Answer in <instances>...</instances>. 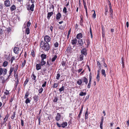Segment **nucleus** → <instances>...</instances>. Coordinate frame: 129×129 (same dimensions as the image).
Masks as SVG:
<instances>
[{
  "label": "nucleus",
  "mask_w": 129,
  "mask_h": 129,
  "mask_svg": "<svg viewBox=\"0 0 129 129\" xmlns=\"http://www.w3.org/2000/svg\"><path fill=\"white\" fill-rule=\"evenodd\" d=\"M78 42L80 46H82L83 44V42L82 39H79L78 41ZM85 42H84L83 43V44H84Z\"/></svg>",
  "instance_id": "f3484780"
},
{
  "label": "nucleus",
  "mask_w": 129,
  "mask_h": 129,
  "mask_svg": "<svg viewBox=\"0 0 129 129\" xmlns=\"http://www.w3.org/2000/svg\"><path fill=\"white\" fill-rule=\"evenodd\" d=\"M14 96L12 97V96H11V99L9 101L10 103V105H12V102L14 100Z\"/></svg>",
  "instance_id": "72a5a7b5"
},
{
  "label": "nucleus",
  "mask_w": 129,
  "mask_h": 129,
  "mask_svg": "<svg viewBox=\"0 0 129 129\" xmlns=\"http://www.w3.org/2000/svg\"><path fill=\"white\" fill-rule=\"evenodd\" d=\"M101 73L102 74L104 77H106V76L105 71L104 70L102 69L101 70Z\"/></svg>",
  "instance_id": "393cba45"
},
{
  "label": "nucleus",
  "mask_w": 129,
  "mask_h": 129,
  "mask_svg": "<svg viewBox=\"0 0 129 129\" xmlns=\"http://www.w3.org/2000/svg\"><path fill=\"white\" fill-rule=\"evenodd\" d=\"M67 61L66 58H63L61 63V65L63 67L66 66L67 64V63H68Z\"/></svg>",
  "instance_id": "423d86ee"
},
{
  "label": "nucleus",
  "mask_w": 129,
  "mask_h": 129,
  "mask_svg": "<svg viewBox=\"0 0 129 129\" xmlns=\"http://www.w3.org/2000/svg\"><path fill=\"white\" fill-rule=\"evenodd\" d=\"M105 12H108V7L107 6H106L105 7Z\"/></svg>",
  "instance_id": "69168bd1"
},
{
  "label": "nucleus",
  "mask_w": 129,
  "mask_h": 129,
  "mask_svg": "<svg viewBox=\"0 0 129 129\" xmlns=\"http://www.w3.org/2000/svg\"><path fill=\"white\" fill-rule=\"evenodd\" d=\"M58 100V98L56 97H55L54 99L53 100V102H57Z\"/></svg>",
  "instance_id": "e2e57ef3"
},
{
  "label": "nucleus",
  "mask_w": 129,
  "mask_h": 129,
  "mask_svg": "<svg viewBox=\"0 0 129 129\" xmlns=\"http://www.w3.org/2000/svg\"><path fill=\"white\" fill-rule=\"evenodd\" d=\"M18 68V64H14L11 66L10 70L9 71V75L8 76V79L12 74L13 72L14 73V76L15 77L16 73Z\"/></svg>",
  "instance_id": "f03ea898"
},
{
  "label": "nucleus",
  "mask_w": 129,
  "mask_h": 129,
  "mask_svg": "<svg viewBox=\"0 0 129 129\" xmlns=\"http://www.w3.org/2000/svg\"><path fill=\"white\" fill-rule=\"evenodd\" d=\"M94 11V12L93 14L92 15V17L94 19H95L96 18V14L95 13V11L94 10H92V11Z\"/></svg>",
  "instance_id": "a18cd8bd"
},
{
  "label": "nucleus",
  "mask_w": 129,
  "mask_h": 129,
  "mask_svg": "<svg viewBox=\"0 0 129 129\" xmlns=\"http://www.w3.org/2000/svg\"><path fill=\"white\" fill-rule=\"evenodd\" d=\"M71 32V29H70L69 30L68 35H67V39H68L69 37V35L70 34Z\"/></svg>",
  "instance_id": "4d7b16f0"
},
{
  "label": "nucleus",
  "mask_w": 129,
  "mask_h": 129,
  "mask_svg": "<svg viewBox=\"0 0 129 129\" xmlns=\"http://www.w3.org/2000/svg\"><path fill=\"white\" fill-rule=\"evenodd\" d=\"M16 112L15 111H14L13 112V114L12 115V116L11 117V118L13 120L14 119V118L15 117V115H16Z\"/></svg>",
  "instance_id": "58836bf2"
},
{
  "label": "nucleus",
  "mask_w": 129,
  "mask_h": 129,
  "mask_svg": "<svg viewBox=\"0 0 129 129\" xmlns=\"http://www.w3.org/2000/svg\"><path fill=\"white\" fill-rule=\"evenodd\" d=\"M67 12L66 8V7H64L63 9V13L66 14L67 13Z\"/></svg>",
  "instance_id": "09e8293b"
},
{
  "label": "nucleus",
  "mask_w": 129,
  "mask_h": 129,
  "mask_svg": "<svg viewBox=\"0 0 129 129\" xmlns=\"http://www.w3.org/2000/svg\"><path fill=\"white\" fill-rule=\"evenodd\" d=\"M58 84L55 83H54L53 86V88H56L58 86Z\"/></svg>",
  "instance_id": "8fccbe9b"
},
{
  "label": "nucleus",
  "mask_w": 129,
  "mask_h": 129,
  "mask_svg": "<svg viewBox=\"0 0 129 129\" xmlns=\"http://www.w3.org/2000/svg\"><path fill=\"white\" fill-rule=\"evenodd\" d=\"M64 90V87L63 86H62L59 89V90L60 92H61L62 91H63Z\"/></svg>",
  "instance_id": "bf43d9fd"
},
{
  "label": "nucleus",
  "mask_w": 129,
  "mask_h": 129,
  "mask_svg": "<svg viewBox=\"0 0 129 129\" xmlns=\"http://www.w3.org/2000/svg\"><path fill=\"white\" fill-rule=\"evenodd\" d=\"M3 72V69L2 68H0V75L2 74Z\"/></svg>",
  "instance_id": "680f3d73"
},
{
  "label": "nucleus",
  "mask_w": 129,
  "mask_h": 129,
  "mask_svg": "<svg viewBox=\"0 0 129 129\" xmlns=\"http://www.w3.org/2000/svg\"><path fill=\"white\" fill-rule=\"evenodd\" d=\"M29 94V92L28 91L25 94V96H24V99H26V98H28V97Z\"/></svg>",
  "instance_id": "a19ab883"
},
{
  "label": "nucleus",
  "mask_w": 129,
  "mask_h": 129,
  "mask_svg": "<svg viewBox=\"0 0 129 129\" xmlns=\"http://www.w3.org/2000/svg\"><path fill=\"white\" fill-rule=\"evenodd\" d=\"M31 55L33 57H34L35 56V51L34 50H32L31 52Z\"/></svg>",
  "instance_id": "7c9ffc66"
},
{
  "label": "nucleus",
  "mask_w": 129,
  "mask_h": 129,
  "mask_svg": "<svg viewBox=\"0 0 129 129\" xmlns=\"http://www.w3.org/2000/svg\"><path fill=\"white\" fill-rule=\"evenodd\" d=\"M31 77L33 80L34 81L36 80V76L33 74L31 76Z\"/></svg>",
  "instance_id": "de8ad7c7"
},
{
  "label": "nucleus",
  "mask_w": 129,
  "mask_h": 129,
  "mask_svg": "<svg viewBox=\"0 0 129 129\" xmlns=\"http://www.w3.org/2000/svg\"><path fill=\"white\" fill-rule=\"evenodd\" d=\"M19 80L17 79L16 81V83L15 84V89H16L17 88V86L19 83Z\"/></svg>",
  "instance_id": "c756f323"
},
{
  "label": "nucleus",
  "mask_w": 129,
  "mask_h": 129,
  "mask_svg": "<svg viewBox=\"0 0 129 129\" xmlns=\"http://www.w3.org/2000/svg\"><path fill=\"white\" fill-rule=\"evenodd\" d=\"M15 58L14 56L12 57L11 58L10 60V61L11 63H12L13 62V60H15Z\"/></svg>",
  "instance_id": "3c124183"
},
{
  "label": "nucleus",
  "mask_w": 129,
  "mask_h": 129,
  "mask_svg": "<svg viewBox=\"0 0 129 129\" xmlns=\"http://www.w3.org/2000/svg\"><path fill=\"white\" fill-rule=\"evenodd\" d=\"M40 46L41 50L45 52H48L50 48L48 43H45L43 41H41Z\"/></svg>",
  "instance_id": "f257e3e1"
},
{
  "label": "nucleus",
  "mask_w": 129,
  "mask_h": 129,
  "mask_svg": "<svg viewBox=\"0 0 129 129\" xmlns=\"http://www.w3.org/2000/svg\"><path fill=\"white\" fill-rule=\"evenodd\" d=\"M76 38L78 39H81L83 37L82 34L81 33H80L77 34L76 36Z\"/></svg>",
  "instance_id": "2eb2a0df"
},
{
  "label": "nucleus",
  "mask_w": 129,
  "mask_h": 129,
  "mask_svg": "<svg viewBox=\"0 0 129 129\" xmlns=\"http://www.w3.org/2000/svg\"><path fill=\"white\" fill-rule=\"evenodd\" d=\"M26 63V60L24 59L23 62L22 63L21 65V67L22 68H23L25 65V64Z\"/></svg>",
  "instance_id": "4c0bfd02"
},
{
  "label": "nucleus",
  "mask_w": 129,
  "mask_h": 129,
  "mask_svg": "<svg viewBox=\"0 0 129 129\" xmlns=\"http://www.w3.org/2000/svg\"><path fill=\"white\" fill-rule=\"evenodd\" d=\"M47 84V82L45 81L44 83L42 85V87H45Z\"/></svg>",
  "instance_id": "0e129e2a"
},
{
  "label": "nucleus",
  "mask_w": 129,
  "mask_h": 129,
  "mask_svg": "<svg viewBox=\"0 0 129 129\" xmlns=\"http://www.w3.org/2000/svg\"><path fill=\"white\" fill-rule=\"evenodd\" d=\"M81 54L86 56L87 54V50L85 48L83 49L81 51Z\"/></svg>",
  "instance_id": "0eeeda50"
},
{
  "label": "nucleus",
  "mask_w": 129,
  "mask_h": 129,
  "mask_svg": "<svg viewBox=\"0 0 129 129\" xmlns=\"http://www.w3.org/2000/svg\"><path fill=\"white\" fill-rule=\"evenodd\" d=\"M0 78L2 80V83H4L5 82L6 80L2 76H1Z\"/></svg>",
  "instance_id": "2f4dec72"
},
{
  "label": "nucleus",
  "mask_w": 129,
  "mask_h": 129,
  "mask_svg": "<svg viewBox=\"0 0 129 129\" xmlns=\"http://www.w3.org/2000/svg\"><path fill=\"white\" fill-rule=\"evenodd\" d=\"M15 77V79H18H18V74H16L15 77Z\"/></svg>",
  "instance_id": "774afa93"
},
{
  "label": "nucleus",
  "mask_w": 129,
  "mask_h": 129,
  "mask_svg": "<svg viewBox=\"0 0 129 129\" xmlns=\"http://www.w3.org/2000/svg\"><path fill=\"white\" fill-rule=\"evenodd\" d=\"M57 57V56L56 55H55L52 58V61L53 62L54 61Z\"/></svg>",
  "instance_id": "37998d69"
},
{
  "label": "nucleus",
  "mask_w": 129,
  "mask_h": 129,
  "mask_svg": "<svg viewBox=\"0 0 129 129\" xmlns=\"http://www.w3.org/2000/svg\"><path fill=\"white\" fill-rule=\"evenodd\" d=\"M31 24V23L30 22V20H29L28 22H27V27L29 28V27L30 26Z\"/></svg>",
  "instance_id": "864d4df0"
},
{
  "label": "nucleus",
  "mask_w": 129,
  "mask_h": 129,
  "mask_svg": "<svg viewBox=\"0 0 129 129\" xmlns=\"http://www.w3.org/2000/svg\"><path fill=\"white\" fill-rule=\"evenodd\" d=\"M61 13H59L58 12L56 15V20H58L60 19V18L61 17Z\"/></svg>",
  "instance_id": "a211bd4d"
},
{
  "label": "nucleus",
  "mask_w": 129,
  "mask_h": 129,
  "mask_svg": "<svg viewBox=\"0 0 129 129\" xmlns=\"http://www.w3.org/2000/svg\"><path fill=\"white\" fill-rule=\"evenodd\" d=\"M4 93L6 95H8L9 94V91L7 90L6 89V90L5 92H4Z\"/></svg>",
  "instance_id": "052dcab7"
},
{
  "label": "nucleus",
  "mask_w": 129,
  "mask_h": 129,
  "mask_svg": "<svg viewBox=\"0 0 129 129\" xmlns=\"http://www.w3.org/2000/svg\"><path fill=\"white\" fill-rule=\"evenodd\" d=\"M36 69L37 70H38L41 69V66L40 63H38L36 65Z\"/></svg>",
  "instance_id": "6ab92c4d"
},
{
  "label": "nucleus",
  "mask_w": 129,
  "mask_h": 129,
  "mask_svg": "<svg viewBox=\"0 0 129 129\" xmlns=\"http://www.w3.org/2000/svg\"><path fill=\"white\" fill-rule=\"evenodd\" d=\"M86 92H81L79 94V95L82 96L86 95Z\"/></svg>",
  "instance_id": "473e14b6"
},
{
  "label": "nucleus",
  "mask_w": 129,
  "mask_h": 129,
  "mask_svg": "<svg viewBox=\"0 0 129 129\" xmlns=\"http://www.w3.org/2000/svg\"><path fill=\"white\" fill-rule=\"evenodd\" d=\"M34 4H32L30 6V5H28L27 6V10H30L33 12L34 11Z\"/></svg>",
  "instance_id": "39448f33"
},
{
  "label": "nucleus",
  "mask_w": 129,
  "mask_h": 129,
  "mask_svg": "<svg viewBox=\"0 0 129 129\" xmlns=\"http://www.w3.org/2000/svg\"><path fill=\"white\" fill-rule=\"evenodd\" d=\"M77 42V40L76 38H75L72 40L71 43L72 45L76 44Z\"/></svg>",
  "instance_id": "4be33fe9"
},
{
  "label": "nucleus",
  "mask_w": 129,
  "mask_h": 129,
  "mask_svg": "<svg viewBox=\"0 0 129 129\" xmlns=\"http://www.w3.org/2000/svg\"><path fill=\"white\" fill-rule=\"evenodd\" d=\"M7 69L5 68L3 69V74L4 76L6 75L7 72Z\"/></svg>",
  "instance_id": "f704fd0d"
},
{
  "label": "nucleus",
  "mask_w": 129,
  "mask_h": 129,
  "mask_svg": "<svg viewBox=\"0 0 129 129\" xmlns=\"http://www.w3.org/2000/svg\"><path fill=\"white\" fill-rule=\"evenodd\" d=\"M4 5L6 7H10V1L9 0H6L4 1Z\"/></svg>",
  "instance_id": "1a4fd4ad"
},
{
  "label": "nucleus",
  "mask_w": 129,
  "mask_h": 129,
  "mask_svg": "<svg viewBox=\"0 0 129 129\" xmlns=\"http://www.w3.org/2000/svg\"><path fill=\"white\" fill-rule=\"evenodd\" d=\"M39 96L36 95H35L33 97V99L34 100V101L35 102H37L39 100Z\"/></svg>",
  "instance_id": "6e6552de"
},
{
  "label": "nucleus",
  "mask_w": 129,
  "mask_h": 129,
  "mask_svg": "<svg viewBox=\"0 0 129 129\" xmlns=\"http://www.w3.org/2000/svg\"><path fill=\"white\" fill-rule=\"evenodd\" d=\"M16 9V7L15 6L13 5L10 8V10L11 11H13L15 10Z\"/></svg>",
  "instance_id": "c85d7f7f"
},
{
  "label": "nucleus",
  "mask_w": 129,
  "mask_h": 129,
  "mask_svg": "<svg viewBox=\"0 0 129 129\" xmlns=\"http://www.w3.org/2000/svg\"><path fill=\"white\" fill-rule=\"evenodd\" d=\"M30 29L29 28L27 27L25 30V33L27 35H28L30 33Z\"/></svg>",
  "instance_id": "b1692460"
},
{
  "label": "nucleus",
  "mask_w": 129,
  "mask_h": 129,
  "mask_svg": "<svg viewBox=\"0 0 129 129\" xmlns=\"http://www.w3.org/2000/svg\"><path fill=\"white\" fill-rule=\"evenodd\" d=\"M26 99L25 101V103L26 104H27L28 103H29L30 102V100L29 98H27Z\"/></svg>",
  "instance_id": "c03bdc74"
},
{
  "label": "nucleus",
  "mask_w": 129,
  "mask_h": 129,
  "mask_svg": "<svg viewBox=\"0 0 129 129\" xmlns=\"http://www.w3.org/2000/svg\"><path fill=\"white\" fill-rule=\"evenodd\" d=\"M83 106H82L81 109L80 110L79 113V114L78 115L77 117V119L78 120H79L80 118V116L81 115V114L82 113V111H83Z\"/></svg>",
  "instance_id": "ddd939ff"
},
{
  "label": "nucleus",
  "mask_w": 129,
  "mask_h": 129,
  "mask_svg": "<svg viewBox=\"0 0 129 129\" xmlns=\"http://www.w3.org/2000/svg\"><path fill=\"white\" fill-rule=\"evenodd\" d=\"M44 42L48 43L51 40L50 37L48 35L45 36L44 38Z\"/></svg>",
  "instance_id": "20e7f679"
},
{
  "label": "nucleus",
  "mask_w": 129,
  "mask_h": 129,
  "mask_svg": "<svg viewBox=\"0 0 129 129\" xmlns=\"http://www.w3.org/2000/svg\"><path fill=\"white\" fill-rule=\"evenodd\" d=\"M41 56L42 58V59L43 60L44 59H46L47 58L46 55L43 54H42L41 55Z\"/></svg>",
  "instance_id": "5701e85b"
},
{
  "label": "nucleus",
  "mask_w": 129,
  "mask_h": 129,
  "mask_svg": "<svg viewBox=\"0 0 129 129\" xmlns=\"http://www.w3.org/2000/svg\"><path fill=\"white\" fill-rule=\"evenodd\" d=\"M21 124L22 126H24V121L22 119H21Z\"/></svg>",
  "instance_id": "338daca9"
},
{
  "label": "nucleus",
  "mask_w": 129,
  "mask_h": 129,
  "mask_svg": "<svg viewBox=\"0 0 129 129\" xmlns=\"http://www.w3.org/2000/svg\"><path fill=\"white\" fill-rule=\"evenodd\" d=\"M53 14V13L52 11L50 12H48L47 14V18L48 20H49L50 17L52 16V15Z\"/></svg>",
  "instance_id": "dca6fc26"
},
{
  "label": "nucleus",
  "mask_w": 129,
  "mask_h": 129,
  "mask_svg": "<svg viewBox=\"0 0 129 129\" xmlns=\"http://www.w3.org/2000/svg\"><path fill=\"white\" fill-rule=\"evenodd\" d=\"M43 88H42V87H41V88L40 89H39L38 90L39 93H41L43 91Z\"/></svg>",
  "instance_id": "603ef678"
},
{
  "label": "nucleus",
  "mask_w": 129,
  "mask_h": 129,
  "mask_svg": "<svg viewBox=\"0 0 129 129\" xmlns=\"http://www.w3.org/2000/svg\"><path fill=\"white\" fill-rule=\"evenodd\" d=\"M29 81L28 78H27L26 79L25 81L24 82V86H25L26 85L27 83Z\"/></svg>",
  "instance_id": "79ce46f5"
},
{
  "label": "nucleus",
  "mask_w": 129,
  "mask_h": 129,
  "mask_svg": "<svg viewBox=\"0 0 129 129\" xmlns=\"http://www.w3.org/2000/svg\"><path fill=\"white\" fill-rule=\"evenodd\" d=\"M61 115L59 113H57V115L55 118V120L57 121H58L60 119Z\"/></svg>",
  "instance_id": "4468645a"
},
{
  "label": "nucleus",
  "mask_w": 129,
  "mask_h": 129,
  "mask_svg": "<svg viewBox=\"0 0 129 129\" xmlns=\"http://www.w3.org/2000/svg\"><path fill=\"white\" fill-rule=\"evenodd\" d=\"M82 82L83 83H84L86 85H87L88 82V79L85 77H84L82 78Z\"/></svg>",
  "instance_id": "9d476101"
},
{
  "label": "nucleus",
  "mask_w": 129,
  "mask_h": 129,
  "mask_svg": "<svg viewBox=\"0 0 129 129\" xmlns=\"http://www.w3.org/2000/svg\"><path fill=\"white\" fill-rule=\"evenodd\" d=\"M80 24L82 26H83V18L82 16H80Z\"/></svg>",
  "instance_id": "aec40b11"
},
{
  "label": "nucleus",
  "mask_w": 129,
  "mask_h": 129,
  "mask_svg": "<svg viewBox=\"0 0 129 129\" xmlns=\"http://www.w3.org/2000/svg\"><path fill=\"white\" fill-rule=\"evenodd\" d=\"M83 83L82 79V78L81 79H79L77 81V83L79 85H81Z\"/></svg>",
  "instance_id": "412c9836"
},
{
  "label": "nucleus",
  "mask_w": 129,
  "mask_h": 129,
  "mask_svg": "<svg viewBox=\"0 0 129 129\" xmlns=\"http://www.w3.org/2000/svg\"><path fill=\"white\" fill-rule=\"evenodd\" d=\"M92 74L91 73H90L89 75V82L88 83L87 86V87L88 88H89L90 87L92 83Z\"/></svg>",
  "instance_id": "7ed1b4c3"
},
{
  "label": "nucleus",
  "mask_w": 129,
  "mask_h": 129,
  "mask_svg": "<svg viewBox=\"0 0 129 129\" xmlns=\"http://www.w3.org/2000/svg\"><path fill=\"white\" fill-rule=\"evenodd\" d=\"M11 29L9 27H8L7 28V34L10 35L11 33Z\"/></svg>",
  "instance_id": "cd10ccee"
},
{
  "label": "nucleus",
  "mask_w": 129,
  "mask_h": 129,
  "mask_svg": "<svg viewBox=\"0 0 129 129\" xmlns=\"http://www.w3.org/2000/svg\"><path fill=\"white\" fill-rule=\"evenodd\" d=\"M84 56L83 55L81 54L79 56V60L81 61L83 60Z\"/></svg>",
  "instance_id": "e433bc0d"
},
{
  "label": "nucleus",
  "mask_w": 129,
  "mask_h": 129,
  "mask_svg": "<svg viewBox=\"0 0 129 129\" xmlns=\"http://www.w3.org/2000/svg\"><path fill=\"white\" fill-rule=\"evenodd\" d=\"M46 62L44 61V60H41V61L40 62V63L41 64V66H43L45 64Z\"/></svg>",
  "instance_id": "ea45409f"
},
{
  "label": "nucleus",
  "mask_w": 129,
  "mask_h": 129,
  "mask_svg": "<svg viewBox=\"0 0 129 129\" xmlns=\"http://www.w3.org/2000/svg\"><path fill=\"white\" fill-rule=\"evenodd\" d=\"M14 52L16 54H18L19 51V48L16 47H15L13 49Z\"/></svg>",
  "instance_id": "f8f14e48"
},
{
  "label": "nucleus",
  "mask_w": 129,
  "mask_h": 129,
  "mask_svg": "<svg viewBox=\"0 0 129 129\" xmlns=\"http://www.w3.org/2000/svg\"><path fill=\"white\" fill-rule=\"evenodd\" d=\"M54 46L55 47H57L58 46L59 44L58 42H56L54 44Z\"/></svg>",
  "instance_id": "13d9d810"
},
{
  "label": "nucleus",
  "mask_w": 129,
  "mask_h": 129,
  "mask_svg": "<svg viewBox=\"0 0 129 129\" xmlns=\"http://www.w3.org/2000/svg\"><path fill=\"white\" fill-rule=\"evenodd\" d=\"M71 48L70 46L68 47L67 48L66 51L68 52H70L71 51Z\"/></svg>",
  "instance_id": "49530a36"
},
{
  "label": "nucleus",
  "mask_w": 129,
  "mask_h": 129,
  "mask_svg": "<svg viewBox=\"0 0 129 129\" xmlns=\"http://www.w3.org/2000/svg\"><path fill=\"white\" fill-rule=\"evenodd\" d=\"M9 115V114L7 113V114L6 115L5 117L3 119V121L2 122L3 124H4L5 123V122H6V121L8 120Z\"/></svg>",
  "instance_id": "9b49d317"
},
{
  "label": "nucleus",
  "mask_w": 129,
  "mask_h": 129,
  "mask_svg": "<svg viewBox=\"0 0 129 129\" xmlns=\"http://www.w3.org/2000/svg\"><path fill=\"white\" fill-rule=\"evenodd\" d=\"M60 76V75L59 73H57L56 76V78L57 80H59V78Z\"/></svg>",
  "instance_id": "5fc2aeb1"
},
{
  "label": "nucleus",
  "mask_w": 129,
  "mask_h": 129,
  "mask_svg": "<svg viewBox=\"0 0 129 129\" xmlns=\"http://www.w3.org/2000/svg\"><path fill=\"white\" fill-rule=\"evenodd\" d=\"M8 64V62L7 61H5L3 63L2 66L4 67H6Z\"/></svg>",
  "instance_id": "c9c22d12"
},
{
  "label": "nucleus",
  "mask_w": 129,
  "mask_h": 129,
  "mask_svg": "<svg viewBox=\"0 0 129 129\" xmlns=\"http://www.w3.org/2000/svg\"><path fill=\"white\" fill-rule=\"evenodd\" d=\"M67 122H63L61 124V126L63 128H64L67 125Z\"/></svg>",
  "instance_id": "a878e982"
},
{
  "label": "nucleus",
  "mask_w": 129,
  "mask_h": 129,
  "mask_svg": "<svg viewBox=\"0 0 129 129\" xmlns=\"http://www.w3.org/2000/svg\"><path fill=\"white\" fill-rule=\"evenodd\" d=\"M88 108H87V110L86 111L85 113V119H86L88 118Z\"/></svg>",
  "instance_id": "bb28decb"
},
{
  "label": "nucleus",
  "mask_w": 129,
  "mask_h": 129,
  "mask_svg": "<svg viewBox=\"0 0 129 129\" xmlns=\"http://www.w3.org/2000/svg\"><path fill=\"white\" fill-rule=\"evenodd\" d=\"M100 75H99L98 74H97L96 76V79L97 80V81L98 82H99V81L100 80Z\"/></svg>",
  "instance_id": "6e6d98bb"
}]
</instances>
